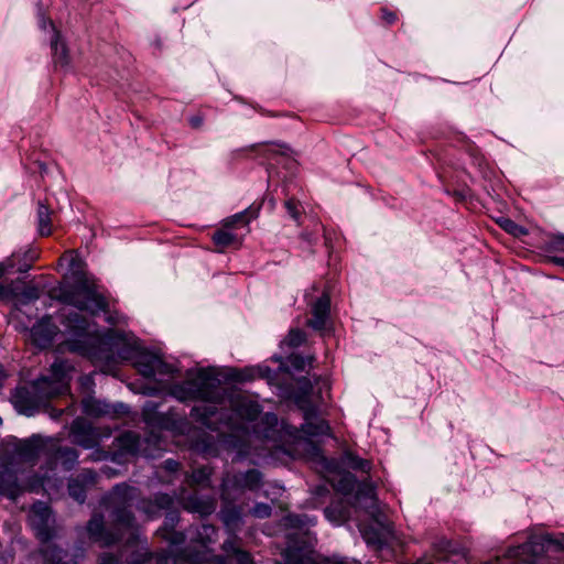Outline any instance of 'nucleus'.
<instances>
[{
    "instance_id": "45",
    "label": "nucleus",
    "mask_w": 564,
    "mask_h": 564,
    "mask_svg": "<svg viewBox=\"0 0 564 564\" xmlns=\"http://www.w3.org/2000/svg\"><path fill=\"white\" fill-rule=\"evenodd\" d=\"M313 357H303L301 355H292L290 357V364L296 370H304L306 365H311L313 361Z\"/></svg>"
},
{
    "instance_id": "47",
    "label": "nucleus",
    "mask_w": 564,
    "mask_h": 564,
    "mask_svg": "<svg viewBox=\"0 0 564 564\" xmlns=\"http://www.w3.org/2000/svg\"><path fill=\"white\" fill-rule=\"evenodd\" d=\"M253 378H254L253 373L250 369L235 370L230 375V379L238 381V382L251 381Z\"/></svg>"
},
{
    "instance_id": "42",
    "label": "nucleus",
    "mask_w": 564,
    "mask_h": 564,
    "mask_svg": "<svg viewBox=\"0 0 564 564\" xmlns=\"http://www.w3.org/2000/svg\"><path fill=\"white\" fill-rule=\"evenodd\" d=\"M272 508L268 503H256L253 508L250 510V513L259 519H265L271 516Z\"/></svg>"
},
{
    "instance_id": "18",
    "label": "nucleus",
    "mask_w": 564,
    "mask_h": 564,
    "mask_svg": "<svg viewBox=\"0 0 564 564\" xmlns=\"http://www.w3.org/2000/svg\"><path fill=\"white\" fill-rule=\"evenodd\" d=\"M330 311V299L327 294H323L312 304V318L307 321V325L315 330H323Z\"/></svg>"
},
{
    "instance_id": "35",
    "label": "nucleus",
    "mask_w": 564,
    "mask_h": 564,
    "mask_svg": "<svg viewBox=\"0 0 564 564\" xmlns=\"http://www.w3.org/2000/svg\"><path fill=\"white\" fill-rule=\"evenodd\" d=\"M357 485L358 482L355 475H352L351 473H345L334 484V488L344 495H348L355 490Z\"/></svg>"
},
{
    "instance_id": "34",
    "label": "nucleus",
    "mask_w": 564,
    "mask_h": 564,
    "mask_svg": "<svg viewBox=\"0 0 564 564\" xmlns=\"http://www.w3.org/2000/svg\"><path fill=\"white\" fill-rule=\"evenodd\" d=\"M84 412L88 415L93 416H104L111 413L110 406L106 403H102L97 400H86L84 401Z\"/></svg>"
},
{
    "instance_id": "2",
    "label": "nucleus",
    "mask_w": 564,
    "mask_h": 564,
    "mask_svg": "<svg viewBox=\"0 0 564 564\" xmlns=\"http://www.w3.org/2000/svg\"><path fill=\"white\" fill-rule=\"evenodd\" d=\"M135 489L127 484L116 485L110 492L105 495L100 505L110 510V527L121 534V541L128 533L127 545L135 544L140 539L139 525L131 510L135 498Z\"/></svg>"
},
{
    "instance_id": "15",
    "label": "nucleus",
    "mask_w": 564,
    "mask_h": 564,
    "mask_svg": "<svg viewBox=\"0 0 564 564\" xmlns=\"http://www.w3.org/2000/svg\"><path fill=\"white\" fill-rule=\"evenodd\" d=\"M58 333V327L53 323L51 316L43 317L31 329L32 343L39 348L48 347Z\"/></svg>"
},
{
    "instance_id": "55",
    "label": "nucleus",
    "mask_w": 564,
    "mask_h": 564,
    "mask_svg": "<svg viewBox=\"0 0 564 564\" xmlns=\"http://www.w3.org/2000/svg\"><path fill=\"white\" fill-rule=\"evenodd\" d=\"M156 564H176V561L171 555L160 554L156 558Z\"/></svg>"
},
{
    "instance_id": "16",
    "label": "nucleus",
    "mask_w": 564,
    "mask_h": 564,
    "mask_svg": "<svg viewBox=\"0 0 564 564\" xmlns=\"http://www.w3.org/2000/svg\"><path fill=\"white\" fill-rule=\"evenodd\" d=\"M62 324L70 336L80 338L78 343H86L90 332L89 322L85 316L78 312L64 313Z\"/></svg>"
},
{
    "instance_id": "27",
    "label": "nucleus",
    "mask_w": 564,
    "mask_h": 564,
    "mask_svg": "<svg viewBox=\"0 0 564 564\" xmlns=\"http://www.w3.org/2000/svg\"><path fill=\"white\" fill-rule=\"evenodd\" d=\"M52 210L47 204L40 200L37 203V225L41 236H50L52 232Z\"/></svg>"
},
{
    "instance_id": "46",
    "label": "nucleus",
    "mask_w": 564,
    "mask_h": 564,
    "mask_svg": "<svg viewBox=\"0 0 564 564\" xmlns=\"http://www.w3.org/2000/svg\"><path fill=\"white\" fill-rule=\"evenodd\" d=\"M21 296L24 302L35 301L40 297V290L35 285L25 286L21 292Z\"/></svg>"
},
{
    "instance_id": "37",
    "label": "nucleus",
    "mask_w": 564,
    "mask_h": 564,
    "mask_svg": "<svg viewBox=\"0 0 564 564\" xmlns=\"http://www.w3.org/2000/svg\"><path fill=\"white\" fill-rule=\"evenodd\" d=\"M163 539L167 540L171 544H182L185 542L186 536L182 532L170 531L167 528L159 529L156 532Z\"/></svg>"
},
{
    "instance_id": "36",
    "label": "nucleus",
    "mask_w": 564,
    "mask_h": 564,
    "mask_svg": "<svg viewBox=\"0 0 564 564\" xmlns=\"http://www.w3.org/2000/svg\"><path fill=\"white\" fill-rule=\"evenodd\" d=\"M212 469L207 466L194 469L189 476L191 484L205 485L209 480Z\"/></svg>"
},
{
    "instance_id": "19",
    "label": "nucleus",
    "mask_w": 564,
    "mask_h": 564,
    "mask_svg": "<svg viewBox=\"0 0 564 564\" xmlns=\"http://www.w3.org/2000/svg\"><path fill=\"white\" fill-rule=\"evenodd\" d=\"M51 373H52L51 377H42V378H39V380L46 381L44 387L47 390H51L53 387H56L57 388L56 395H59L67 388L65 364L62 361L54 362L51 366Z\"/></svg>"
},
{
    "instance_id": "6",
    "label": "nucleus",
    "mask_w": 564,
    "mask_h": 564,
    "mask_svg": "<svg viewBox=\"0 0 564 564\" xmlns=\"http://www.w3.org/2000/svg\"><path fill=\"white\" fill-rule=\"evenodd\" d=\"M86 533L93 542L102 547H109L121 541V534L110 528H106L105 517L100 512H94L85 527Z\"/></svg>"
},
{
    "instance_id": "10",
    "label": "nucleus",
    "mask_w": 564,
    "mask_h": 564,
    "mask_svg": "<svg viewBox=\"0 0 564 564\" xmlns=\"http://www.w3.org/2000/svg\"><path fill=\"white\" fill-rule=\"evenodd\" d=\"M98 475L95 470L85 468L78 475L68 478V495L78 503H84L87 491L97 484Z\"/></svg>"
},
{
    "instance_id": "48",
    "label": "nucleus",
    "mask_w": 564,
    "mask_h": 564,
    "mask_svg": "<svg viewBox=\"0 0 564 564\" xmlns=\"http://www.w3.org/2000/svg\"><path fill=\"white\" fill-rule=\"evenodd\" d=\"M381 20L386 25H392L398 21V14L394 11L389 10L388 8H381Z\"/></svg>"
},
{
    "instance_id": "24",
    "label": "nucleus",
    "mask_w": 564,
    "mask_h": 564,
    "mask_svg": "<svg viewBox=\"0 0 564 564\" xmlns=\"http://www.w3.org/2000/svg\"><path fill=\"white\" fill-rule=\"evenodd\" d=\"M173 498L167 494L155 495L153 501H143V511L153 518L158 511L167 510L173 506Z\"/></svg>"
},
{
    "instance_id": "26",
    "label": "nucleus",
    "mask_w": 564,
    "mask_h": 564,
    "mask_svg": "<svg viewBox=\"0 0 564 564\" xmlns=\"http://www.w3.org/2000/svg\"><path fill=\"white\" fill-rule=\"evenodd\" d=\"M117 446L123 454L137 455L140 446V436L134 432H124L117 437Z\"/></svg>"
},
{
    "instance_id": "56",
    "label": "nucleus",
    "mask_w": 564,
    "mask_h": 564,
    "mask_svg": "<svg viewBox=\"0 0 564 564\" xmlns=\"http://www.w3.org/2000/svg\"><path fill=\"white\" fill-rule=\"evenodd\" d=\"M164 468L171 473H174L176 470H178L180 468V463L177 460H174V459H166L164 462Z\"/></svg>"
},
{
    "instance_id": "54",
    "label": "nucleus",
    "mask_w": 564,
    "mask_h": 564,
    "mask_svg": "<svg viewBox=\"0 0 564 564\" xmlns=\"http://www.w3.org/2000/svg\"><path fill=\"white\" fill-rule=\"evenodd\" d=\"M189 124L194 129H199L203 127L204 123V116L203 115H195L189 118Z\"/></svg>"
},
{
    "instance_id": "21",
    "label": "nucleus",
    "mask_w": 564,
    "mask_h": 564,
    "mask_svg": "<svg viewBox=\"0 0 564 564\" xmlns=\"http://www.w3.org/2000/svg\"><path fill=\"white\" fill-rule=\"evenodd\" d=\"M40 553L43 557V564H78L75 560L66 561L67 554L54 544L41 547Z\"/></svg>"
},
{
    "instance_id": "23",
    "label": "nucleus",
    "mask_w": 564,
    "mask_h": 564,
    "mask_svg": "<svg viewBox=\"0 0 564 564\" xmlns=\"http://www.w3.org/2000/svg\"><path fill=\"white\" fill-rule=\"evenodd\" d=\"M22 492V488L18 484L17 476L10 471L0 474V496L15 499Z\"/></svg>"
},
{
    "instance_id": "29",
    "label": "nucleus",
    "mask_w": 564,
    "mask_h": 564,
    "mask_svg": "<svg viewBox=\"0 0 564 564\" xmlns=\"http://www.w3.org/2000/svg\"><path fill=\"white\" fill-rule=\"evenodd\" d=\"M260 147H264L265 150L263 152L268 158H274L275 155L282 156H291L293 154V150L291 147L283 142H268L263 144H253L250 147V150L257 151Z\"/></svg>"
},
{
    "instance_id": "39",
    "label": "nucleus",
    "mask_w": 564,
    "mask_h": 564,
    "mask_svg": "<svg viewBox=\"0 0 564 564\" xmlns=\"http://www.w3.org/2000/svg\"><path fill=\"white\" fill-rule=\"evenodd\" d=\"M500 226L509 234L513 235L514 237H520L522 235H525L527 234V230L516 224L513 220L509 219V218H503L501 221H500Z\"/></svg>"
},
{
    "instance_id": "4",
    "label": "nucleus",
    "mask_w": 564,
    "mask_h": 564,
    "mask_svg": "<svg viewBox=\"0 0 564 564\" xmlns=\"http://www.w3.org/2000/svg\"><path fill=\"white\" fill-rule=\"evenodd\" d=\"M45 383L46 381L37 379L28 386L18 387L12 395L15 409L23 414L32 415L42 404L56 397L57 388L47 390Z\"/></svg>"
},
{
    "instance_id": "31",
    "label": "nucleus",
    "mask_w": 564,
    "mask_h": 564,
    "mask_svg": "<svg viewBox=\"0 0 564 564\" xmlns=\"http://www.w3.org/2000/svg\"><path fill=\"white\" fill-rule=\"evenodd\" d=\"M343 463L354 470H360L368 474L371 470L372 464L368 459H364L352 452H345Z\"/></svg>"
},
{
    "instance_id": "11",
    "label": "nucleus",
    "mask_w": 564,
    "mask_h": 564,
    "mask_svg": "<svg viewBox=\"0 0 564 564\" xmlns=\"http://www.w3.org/2000/svg\"><path fill=\"white\" fill-rule=\"evenodd\" d=\"M355 502L358 508L364 509L371 518L377 519L379 514L376 487L369 479H365L357 485Z\"/></svg>"
},
{
    "instance_id": "43",
    "label": "nucleus",
    "mask_w": 564,
    "mask_h": 564,
    "mask_svg": "<svg viewBox=\"0 0 564 564\" xmlns=\"http://www.w3.org/2000/svg\"><path fill=\"white\" fill-rule=\"evenodd\" d=\"M286 523L290 527L302 529L308 524H311V520L307 516H299V514H290L286 517Z\"/></svg>"
},
{
    "instance_id": "38",
    "label": "nucleus",
    "mask_w": 564,
    "mask_h": 564,
    "mask_svg": "<svg viewBox=\"0 0 564 564\" xmlns=\"http://www.w3.org/2000/svg\"><path fill=\"white\" fill-rule=\"evenodd\" d=\"M306 340V334L299 328H293L289 332L285 341L290 347H299Z\"/></svg>"
},
{
    "instance_id": "51",
    "label": "nucleus",
    "mask_w": 564,
    "mask_h": 564,
    "mask_svg": "<svg viewBox=\"0 0 564 564\" xmlns=\"http://www.w3.org/2000/svg\"><path fill=\"white\" fill-rule=\"evenodd\" d=\"M551 249L558 252H564V235L554 236L551 239Z\"/></svg>"
},
{
    "instance_id": "20",
    "label": "nucleus",
    "mask_w": 564,
    "mask_h": 564,
    "mask_svg": "<svg viewBox=\"0 0 564 564\" xmlns=\"http://www.w3.org/2000/svg\"><path fill=\"white\" fill-rule=\"evenodd\" d=\"M231 502H226L220 510V519L229 532V536L236 535L235 532L242 525V512L241 509Z\"/></svg>"
},
{
    "instance_id": "49",
    "label": "nucleus",
    "mask_w": 564,
    "mask_h": 564,
    "mask_svg": "<svg viewBox=\"0 0 564 564\" xmlns=\"http://www.w3.org/2000/svg\"><path fill=\"white\" fill-rule=\"evenodd\" d=\"M98 564H122V562L120 556L106 552L99 555Z\"/></svg>"
},
{
    "instance_id": "58",
    "label": "nucleus",
    "mask_w": 564,
    "mask_h": 564,
    "mask_svg": "<svg viewBox=\"0 0 564 564\" xmlns=\"http://www.w3.org/2000/svg\"><path fill=\"white\" fill-rule=\"evenodd\" d=\"M263 420L269 425H275L278 423V417L273 413H265L264 416H263Z\"/></svg>"
},
{
    "instance_id": "28",
    "label": "nucleus",
    "mask_w": 564,
    "mask_h": 564,
    "mask_svg": "<svg viewBox=\"0 0 564 564\" xmlns=\"http://www.w3.org/2000/svg\"><path fill=\"white\" fill-rule=\"evenodd\" d=\"M227 229L228 228L218 229L213 234V242L219 251H224L230 246L239 247L241 245V241L238 239V237Z\"/></svg>"
},
{
    "instance_id": "57",
    "label": "nucleus",
    "mask_w": 564,
    "mask_h": 564,
    "mask_svg": "<svg viewBox=\"0 0 564 564\" xmlns=\"http://www.w3.org/2000/svg\"><path fill=\"white\" fill-rule=\"evenodd\" d=\"M13 267H14L13 259H8L4 262H0V276L4 275Z\"/></svg>"
},
{
    "instance_id": "12",
    "label": "nucleus",
    "mask_w": 564,
    "mask_h": 564,
    "mask_svg": "<svg viewBox=\"0 0 564 564\" xmlns=\"http://www.w3.org/2000/svg\"><path fill=\"white\" fill-rule=\"evenodd\" d=\"M138 372L144 378H154L156 375H170L173 367L153 354H142L134 362Z\"/></svg>"
},
{
    "instance_id": "13",
    "label": "nucleus",
    "mask_w": 564,
    "mask_h": 564,
    "mask_svg": "<svg viewBox=\"0 0 564 564\" xmlns=\"http://www.w3.org/2000/svg\"><path fill=\"white\" fill-rule=\"evenodd\" d=\"M226 400L231 411L243 420L254 421L261 413L260 405L256 401L240 393L227 392Z\"/></svg>"
},
{
    "instance_id": "5",
    "label": "nucleus",
    "mask_w": 564,
    "mask_h": 564,
    "mask_svg": "<svg viewBox=\"0 0 564 564\" xmlns=\"http://www.w3.org/2000/svg\"><path fill=\"white\" fill-rule=\"evenodd\" d=\"M262 474L258 469H249L232 475H227L223 479L220 497L225 502L236 500L237 495L246 490L256 491L262 485Z\"/></svg>"
},
{
    "instance_id": "61",
    "label": "nucleus",
    "mask_w": 564,
    "mask_h": 564,
    "mask_svg": "<svg viewBox=\"0 0 564 564\" xmlns=\"http://www.w3.org/2000/svg\"><path fill=\"white\" fill-rule=\"evenodd\" d=\"M68 346H69V349H70V350H74V351H76V350H79V349H80V346H79V345H77V343H75V341H74V343H73V341H69V343H68Z\"/></svg>"
},
{
    "instance_id": "1",
    "label": "nucleus",
    "mask_w": 564,
    "mask_h": 564,
    "mask_svg": "<svg viewBox=\"0 0 564 564\" xmlns=\"http://www.w3.org/2000/svg\"><path fill=\"white\" fill-rule=\"evenodd\" d=\"M227 390L220 387L219 380L209 370L200 369L195 378L187 379L172 388V394L181 401L200 400L206 404L195 406L192 415L210 430H218L217 423L225 419L230 425V417L223 405L226 402Z\"/></svg>"
},
{
    "instance_id": "52",
    "label": "nucleus",
    "mask_w": 564,
    "mask_h": 564,
    "mask_svg": "<svg viewBox=\"0 0 564 564\" xmlns=\"http://www.w3.org/2000/svg\"><path fill=\"white\" fill-rule=\"evenodd\" d=\"M319 564H356V562L348 561L343 557L333 556L323 558Z\"/></svg>"
},
{
    "instance_id": "64",
    "label": "nucleus",
    "mask_w": 564,
    "mask_h": 564,
    "mask_svg": "<svg viewBox=\"0 0 564 564\" xmlns=\"http://www.w3.org/2000/svg\"><path fill=\"white\" fill-rule=\"evenodd\" d=\"M553 262L564 267V258H554Z\"/></svg>"
},
{
    "instance_id": "40",
    "label": "nucleus",
    "mask_w": 564,
    "mask_h": 564,
    "mask_svg": "<svg viewBox=\"0 0 564 564\" xmlns=\"http://www.w3.org/2000/svg\"><path fill=\"white\" fill-rule=\"evenodd\" d=\"M289 215L296 221L300 220L302 214V206L299 200L290 198L284 204Z\"/></svg>"
},
{
    "instance_id": "8",
    "label": "nucleus",
    "mask_w": 564,
    "mask_h": 564,
    "mask_svg": "<svg viewBox=\"0 0 564 564\" xmlns=\"http://www.w3.org/2000/svg\"><path fill=\"white\" fill-rule=\"evenodd\" d=\"M296 404L304 414V423L301 425L303 433L308 436L330 435L329 424L317 415L316 409L305 397H297Z\"/></svg>"
},
{
    "instance_id": "9",
    "label": "nucleus",
    "mask_w": 564,
    "mask_h": 564,
    "mask_svg": "<svg viewBox=\"0 0 564 564\" xmlns=\"http://www.w3.org/2000/svg\"><path fill=\"white\" fill-rule=\"evenodd\" d=\"M70 435L74 444L86 449L98 446L101 438L99 431L82 417H77L73 421Z\"/></svg>"
},
{
    "instance_id": "60",
    "label": "nucleus",
    "mask_w": 564,
    "mask_h": 564,
    "mask_svg": "<svg viewBox=\"0 0 564 564\" xmlns=\"http://www.w3.org/2000/svg\"><path fill=\"white\" fill-rule=\"evenodd\" d=\"M546 541L553 544L558 545L560 547L564 549V535L561 538V540H554L552 538H546Z\"/></svg>"
},
{
    "instance_id": "25",
    "label": "nucleus",
    "mask_w": 564,
    "mask_h": 564,
    "mask_svg": "<svg viewBox=\"0 0 564 564\" xmlns=\"http://www.w3.org/2000/svg\"><path fill=\"white\" fill-rule=\"evenodd\" d=\"M259 209H260V206H258L256 208L249 207L240 213H237V214L226 218L223 221V227L231 229V228H235L238 226H247L251 219L258 217Z\"/></svg>"
},
{
    "instance_id": "7",
    "label": "nucleus",
    "mask_w": 564,
    "mask_h": 564,
    "mask_svg": "<svg viewBox=\"0 0 564 564\" xmlns=\"http://www.w3.org/2000/svg\"><path fill=\"white\" fill-rule=\"evenodd\" d=\"M224 555L213 556L207 564H256L252 555L242 547V541L237 535L229 536L221 545Z\"/></svg>"
},
{
    "instance_id": "59",
    "label": "nucleus",
    "mask_w": 564,
    "mask_h": 564,
    "mask_svg": "<svg viewBox=\"0 0 564 564\" xmlns=\"http://www.w3.org/2000/svg\"><path fill=\"white\" fill-rule=\"evenodd\" d=\"M301 239L306 241L308 245H313L316 242V238L312 234L306 232V231L301 234Z\"/></svg>"
},
{
    "instance_id": "30",
    "label": "nucleus",
    "mask_w": 564,
    "mask_h": 564,
    "mask_svg": "<svg viewBox=\"0 0 564 564\" xmlns=\"http://www.w3.org/2000/svg\"><path fill=\"white\" fill-rule=\"evenodd\" d=\"M78 452L72 447H58L55 457L61 460L65 470H72L78 463Z\"/></svg>"
},
{
    "instance_id": "33",
    "label": "nucleus",
    "mask_w": 564,
    "mask_h": 564,
    "mask_svg": "<svg viewBox=\"0 0 564 564\" xmlns=\"http://www.w3.org/2000/svg\"><path fill=\"white\" fill-rule=\"evenodd\" d=\"M217 538V530L212 524H202L197 529L196 536L194 540L198 543H200L204 546H207L210 543H214Z\"/></svg>"
},
{
    "instance_id": "32",
    "label": "nucleus",
    "mask_w": 564,
    "mask_h": 564,
    "mask_svg": "<svg viewBox=\"0 0 564 564\" xmlns=\"http://www.w3.org/2000/svg\"><path fill=\"white\" fill-rule=\"evenodd\" d=\"M59 33L54 31L51 47L53 51L54 62L64 66L68 64V51L66 45L59 41Z\"/></svg>"
},
{
    "instance_id": "44",
    "label": "nucleus",
    "mask_w": 564,
    "mask_h": 564,
    "mask_svg": "<svg viewBox=\"0 0 564 564\" xmlns=\"http://www.w3.org/2000/svg\"><path fill=\"white\" fill-rule=\"evenodd\" d=\"M17 283L12 282L8 285H4V284H1L0 283V300H12L14 299L15 296H18V286L15 285Z\"/></svg>"
},
{
    "instance_id": "17",
    "label": "nucleus",
    "mask_w": 564,
    "mask_h": 564,
    "mask_svg": "<svg viewBox=\"0 0 564 564\" xmlns=\"http://www.w3.org/2000/svg\"><path fill=\"white\" fill-rule=\"evenodd\" d=\"M45 446L46 443L43 437L33 435L15 446V454L24 462H34L44 452Z\"/></svg>"
},
{
    "instance_id": "62",
    "label": "nucleus",
    "mask_w": 564,
    "mask_h": 564,
    "mask_svg": "<svg viewBox=\"0 0 564 564\" xmlns=\"http://www.w3.org/2000/svg\"><path fill=\"white\" fill-rule=\"evenodd\" d=\"M116 413H127L128 412V408L124 406L123 404H120L119 405V409L115 411Z\"/></svg>"
},
{
    "instance_id": "22",
    "label": "nucleus",
    "mask_w": 564,
    "mask_h": 564,
    "mask_svg": "<svg viewBox=\"0 0 564 564\" xmlns=\"http://www.w3.org/2000/svg\"><path fill=\"white\" fill-rule=\"evenodd\" d=\"M325 517L336 525L348 521L350 510L343 501H334L324 510Z\"/></svg>"
},
{
    "instance_id": "50",
    "label": "nucleus",
    "mask_w": 564,
    "mask_h": 564,
    "mask_svg": "<svg viewBox=\"0 0 564 564\" xmlns=\"http://www.w3.org/2000/svg\"><path fill=\"white\" fill-rule=\"evenodd\" d=\"M414 564H449L448 560L444 555L437 556L435 560L424 556Z\"/></svg>"
},
{
    "instance_id": "14",
    "label": "nucleus",
    "mask_w": 564,
    "mask_h": 564,
    "mask_svg": "<svg viewBox=\"0 0 564 564\" xmlns=\"http://www.w3.org/2000/svg\"><path fill=\"white\" fill-rule=\"evenodd\" d=\"M31 523L35 531L36 538L41 542L47 543L53 539L54 530L51 525L52 513L47 507L40 506L39 508L34 509L31 517Z\"/></svg>"
},
{
    "instance_id": "53",
    "label": "nucleus",
    "mask_w": 564,
    "mask_h": 564,
    "mask_svg": "<svg viewBox=\"0 0 564 564\" xmlns=\"http://www.w3.org/2000/svg\"><path fill=\"white\" fill-rule=\"evenodd\" d=\"M451 546V542L446 539H441L437 543H434V550L437 552V553H444L446 551H448Z\"/></svg>"
},
{
    "instance_id": "63",
    "label": "nucleus",
    "mask_w": 564,
    "mask_h": 564,
    "mask_svg": "<svg viewBox=\"0 0 564 564\" xmlns=\"http://www.w3.org/2000/svg\"><path fill=\"white\" fill-rule=\"evenodd\" d=\"M30 269V264H23L18 268L19 272H26Z\"/></svg>"
},
{
    "instance_id": "3",
    "label": "nucleus",
    "mask_w": 564,
    "mask_h": 564,
    "mask_svg": "<svg viewBox=\"0 0 564 564\" xmlns=\"http://www.w3.org/2000/svg\"><path fill=\"white\" fill-rule=\"evenodd\" d=\"M54 297L63 304L72 305L79 311L89 312L91 315H97L108 308L106 299L87 283L61 289Z\"/></svg>"
},
{
    "instance_id": "41",
    "label": "nucleus",
    "mask_w": 564,
    "mask_h": 564,
    "mask_svg": "<svg viewBox=\"0 0 564 564\" xmlns=\"http://www.w3.org/2000/svg\"><path fill=\"white\" fill-rule=\"evenodd\" d=\"M193 503L191 509L200 514H210L214 511V505L210 501H198L196 499H191Z\"/></svg>"
}]
</instances>
